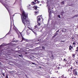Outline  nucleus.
I'll return each mask as SVG.
<instances>
[{
  "mask_svg": "<svg viewBox=\"0 0 78 78\" xmlns=\"http://www.w3.org/2000/svg\"><path fill=\"white\" fill-rule=\"evenodd\" d=\"M20 15L22 22L25 26H26L25 25H30V20L28 19V14L25 13V12L23 11L22 12V14H20Z\"/></svg>",
  "mask_w": 78,
  "mask_h": 78,
  "instance_id": "f257e3e1",
  "label": "nucleus"
},
{
  "mask_svg": "<svg viewBox=\"0 0 78 78\" xmlns=\"http://www.w3.org/2000/svg\"><path fill=\"white\" fill-rule=\"evenodd\" d=\"M41 16H38L37 17V25L38 27H39L40 25H41V23L39 22V21H41Z\"/></svg>",
  "mask_w": 78,
  "mask_h": 78,
  "instance_id": "f03ea898",
  "label": "nucleus"
},
{
  "mask_svg": "<svg viewBox=\"0 0 78 78\" xmlns=\"http://www.w3.org/2000/svg\"><path fill=\"white\" fill-rule=\"evenodd\" d=\"M73 68V67L72 66H71L70 67V68L69 69H66V71H67V72H69L70 74H71V73H72V69Z\"/></svg>",
  "mask_w": 78,
  "mask_h": 78,
  "instance_id": "7ed1b4c3",
  "label": "nucleus"
},
{
  "mask_svg": "<svg viewBox=\"0 0 78 78\" xmlns=\"http://www.w3.org/2000/svg\"><path fill=\"white\" fill-rule=\"evenodd\" d=\"M76 69H75L73 70V73L74 75H77L78 74L77 73V71H76Z\"/></svg>",
  "mask_w": 78,
  "mask_h": 78,
  "instance_id": "20e7f679",
  "label": "nucleus"
},
{
  "mask_svg": "<svg viewBox=\"0 0 78 78\" xmlns=\"http://www.w3.org/2000/svg\"><path fill=\"white\" fill-rule=\"evenodd\" d=\"M26 41V42H28V40L27 39L24 38L23 37H22V40L21 41Z\"/></svg>",
  "mask_w": 78,
  "mask_h": 78,
  "instance_id": "39448f33",
  "label": "nucleus"
},
{
  "mask_svg": "<svg viewBox=\"0 0 78 78\" xmlns=\"http://www.w3.org/2000/svg\"><path fill=\"white\" fill-rule=\"evenodd\" d=\"M37 26H38V25H37H37H36L35 26H34V28L37 30V29H38V27Z\"/></svg>",
  "mask_w": 78,
  "mask_h": 78,
  "instance_id": "423d86ee",
  "label": "nucleus"
},
{
  "mask_svg": "<svg viewBox=\"0 0 78 78\" xmlns=\"http://www.w3.org/2000/svg\"><path fill=\"white\" fill-rule=\"evenodd\" d=\"M73 48V47L72 46V45H70L69 46V50H72V48Z\"/></svg>",
  "mask_w": 78,
  "mask_h": 78,
  "instance_id": "0eeeda50",
  "label": "nucleus"
},
{
  "mask_svg": "<svg viewBox=\"0 0 78 78\" xmlns=\"http://www.w3.org/2000/svg\"><path fill=\"white\" fill-rule=\"evenodd\" d=\"M34 2H36V3H39V1H38V0H34Z\"/></svg>",
  "mask_w": 78,
  "mask_h": 78,
  "instance_id": "6e6552de",
  "label": "nucleus"
},
{
  "mask_svg": "<svg viewBox=\"0 0 78 78\" xmlns=\"http://www.w3.org/2000/svg\"><path fill=\"white\" fill-rule=\"evenodd\" d=\"M32 5H36V4L35 2H32L31 3Z\"/></svg>",
  "mask_w": 78,
  "mask_h": 78,
  "instance_id": "1a4fd4ad",
  "label": "nucleus"
},
{
  "mask_svg": "<svg viewBox=\"0 0 78 78\" xmlns=\"http://www.w3.org/2000/svg\"><path fill=\"white\" fill-rule=\"evenodd\" d=\"M73 58H75V55H76V54H73Z\"/></svg>",
  "mask_w": 78,
  "mask_h": 78,
  "instance_id": "9d476101",
  "label": "nucleus"
},
{
  "mask_svg": "<svg viewBox=\"0 0 78 78\" xmlns=\"http://www.w3.org/2000/svg\"><path fill=\"white\" fill-rule=\"evenodd\" d=\"M34 9H35V10H37V6H35Z\"/></svg>",
  "mask_w": 78,
  "mask_h": 78,
  "instance_id": "9b49d317",
  "label": "nucleus"
},
{
  "mask_svg": "<svg viewBox=\"0 0 78 78\" xmlns=\"http://www.w3.org/2000/svg\"><path fill=\"white\" fill-rule=\"evenodd\" d=\"M18 56H20V57H21V58H22V57H23V55H22V54L18 55Z\"/></svg>",
  "mask_w": 78,
  "mask_h": 78,
  "instance_id": "f8f14e48",
  "label": "nucleus"
},
{
  "mask_svg": "<svg viewBox=\"0 0 78 78\" xmlns=\"http://www.w3.org/2000/svg\"><path fill=\"white\" fill-rule=\"evenodd\" d=\"M78 15H74V16H73V17H78Z\"/></svg>",
  "mask_w": 78,
  "mask_h": 78,
  "instance_id": "ddd939ff",
  "label": "nucleus"
},
{
  "mask_svg": "<svg viewBox=\"0 0 78 78\" xmlns=\"http://www.w3.org/2000/svg\"><path fill=\"white\" fill-rule=\"evenodd\" d=\"M75 37H76L77 38H78V34H75Z\"/></svg>",
  "mask_w": 78,
  "mask_h": 78,
  "instance_id": "4468645a",
  "label": "nucleus"
},
{
  "mask_svg": "<svg viewBox=\"0 0 78 78\" xmlns=\"http://www.w3.org/2000/svg\"><path fill=\"white\" fill-rule=\"evenodd\" d=\"M30 58H31V59H34V57H33V56H31L30 57Z\"/></svg>",
  "mask_w": 78,
  "mask_h": 78,
  "instance_id": "2eb2a0df",
  "label": "nucleus"
},
{
  "mask_svg": "<svg viewBox=\"0 0 78 78\" xmlns=\"http://www.w3.org/2000/svg\"><path fill=\"white\" fill-rule=\"evenodd\" d=\"M61 4V5H64V1H63Z\"/></svg>",
  "mask_w": 78,
  "mask_h": 78,
  "instance_id": "dca6fc26",
  "label": "nucleus"
},
{
  "mask_svg": "<svg viewBox=\"0 0 78 78\" xmlns=\"http://www.w3.org/2000/svg\"><path fill=\"white\" fill-rule=\"evenodd\" d=\"M58 17V18H59L60 19L61 18V16H60V15H58L57 16Z\"/></svg>",
  "mask_w": 78,
  "mask_h": 78,
  "instance_id": "f3484780",
  "label": "nucleus"
},
{
  "mask_svg": "<svg viewBox=\"0 0 78 78\" xmlns=\"http://www.w3.org/2000/svg\"><path fill=\"white\" fill-rule=\"evenodd\" d=\"M16 27L15 26H13V30H16Z\"/></svg>",
  "mask_w": 78,
  "mask_h": 78,
  "instance_id": "a211bd4d",
  "label": "nucleus"
},
{
  "mask_svg": "<svg viewBox=\"0 0 78 78\" xmlns=\"http://www.w3.org/2000/svg\"><path fill=\"white\" fill-rule=\"evenodd\" d=\"M67 60H66V59L65 58H64L63 60V61H65V62H67Z\"/></svg>",
  "mask_w": 78,
  "mask_h": 78,
  "instance_id": "6ab92c4d",
  "label": "nucleus"
},
{
  "mask_svg": "<svg viewBox=\"0 0 78 78\" xmlns=\"http://www.w3.org/2000/svg\"><path fill=\"white\" fill-rule=\"evenodd\" d=\"M49 11H50V8H48V12L49 14H50V11H49Z\"/></svg>",
  "mask_w": 78,
  "mask_h": 78,
  "instance_id": "aec40b11",
  "label": "nucleus"
},
{
  "mask_svg": "<svg viewBox=\"0 0 78 78\" xmlns=\"http://www.w3.org/2000/svg\"><path fill=\"white\" fill-rule=\"evenodd\" d=\"M7 45V44H5V43H3L0 46H2V45Z\"/></svg>",
  "mask_w": 78,
  "mask_h": 78,
  "instance_id": "412c9836",
  "label": "nucleus"
},
{
  "mask_svg": "<svg viewBox=\"0 0 78 78\" xmlns=\"http://www.w3.org/2000/svg\"><path fill=\"white\" fill-rule=\"evenodd\" d=\"M75 63H76V65H78V61H76V62H75Z\"/></svg>",
  "mask_w": 78,
  "mask_h": 78,
  "instance_id": "4be33fe9",
  "label": "nucleus"
},
{
  "mask_svg": "<svg viewBox=\"0 0 78 78\" xmlns=\"http://www.w3.org/2000/svg\"><path fill=\"white\" fill-rule=\"evenodd\" d=\"M20 6H22V2H20Z\"/></svg>",
  "mask_w": 78,
  "mask_h": 78,
  "instance_id": "5701e85b",
  "label": "nucleus"
},
{
  "mask_svg": "<svg viewBox=\"0 0 78 78\" xmlns=\"http://www.w3.org/2000/svg\"><path fill=\"white\" fill-rule=\"evenodd\" d=\"M2 75H3V76H4V77H5V73H2Z\"/></svg>",
  "mask_w": 78,
  "mask_h": 78,
  "instance_id": "b1692460",
  "label": "nucleus"
},
{
  "mask_svg": "<svg viewBox=\"0 0 78 78\" xmlns=\"http://www.w3.org/2000/svg\"><path fill=\"white\" fill-rule=\"evenodd\" d=\"M63 14H64V12H61V16H63Z\"/></svg>",
  "mask_w": 78,
  "mask_h": 78,
  "instance_id": "393cba45",
  "label": "nucleus"
},
{
  "mask_svg": "<svg viewBox=\"0 0 78 78\" xmlns=\"http://www.w3.org/2000/svg\"><path fill=\"white\" fill-rule=\"evenodd\" d=\"M42 48H43L42 49L43 50H45V47H42Z\"/></svg>",
  "mask_w": 78,
  "mask_h": 78,
  "instance_id": "a878e982",
  "label": "nucleus"
},
{
  "mask_svg": "<svg viewBox=\"0 0 78 78\" xmlns=\"http://www.w3.org/2000/svg\"><path fill=\"white\" fill-rule=\"evenodd\" d=\"M76 49H77L76 50V51H78V47H77L76 48Z\"/></svg>",
  "mask_w": 78,
  "mask_h": 78,
  "instance_id": "bb28decb",
  "label": "nucleus"
},
{
  "mask_svg": "<svg viewBox=\"0 0 78 78\" xmlns=\"http://www.w3.org/2000/svg\"><path fill=\"white\" fill-rule=\"evenodd\" d=\"M51 59H54V58L53 57V55H52Z\"/></svg>",
  "mask_w": 78,
  "mask_h": 78,
  "instance_id": "cd10ccee",
  "label": "nucleus"
},
{
  "mask_svg": "<svg viewBox=\"0 0 78 78\" xmlns=\"http://www.w3.org/2000/svg\"><path fill=\"white\" fill-rule=\"evenodd\" d=\"M38 13H39V12H38V11H37V12L36 11V12H35V14H37Z\"/></svg>",
  "mask_w": 78,
  "mask_h": 78,
  "instance_id": "c85d7f7f",
  "label": "nucleus"
},
{
  "mask_svg": "<svg viewBox=\"0 0 78 78\" xmlns=\"http://www.w3.org/2000/svg\"><path fill=\"white\" fill-rule=\"evenodd\" d=\"M32 64H33L34 65H36V64H35V63L32 62Z\"/></svg>",
  "mask_w": 78,
  "mask_h": 78,
  "instance_id": "c756f323",
  "label": "nucleus"
},
{
  "mask_svg": "<svg viewBox=\"0 0 78 78\" xmlns=\"http://www.w3.org/2000/svg\"><path fill=\"white\" fill-rule=\"evenodd\" d=\"M58 33H56V34L54 35V36H56L58 34Z\"/></svg>",
  "mask_w": 78,
  "mask_h": 78,
  "instance_id": "7c9ffc66",
  "label": "nucleus"
},
{
  "mask_svg": "<svg viewBox=\"0 0 78 78\" xmlns=\"http://www.w3.org/2000/svg\"><path fill=\"white\" fill-rule=\"evenodd\" d=\"M73 45H75V41H73Z\"/></svg>",
  "mask_w": 78,
  "mask_h": 78,
  "instance_id": "2f4dec72",
  "label": "nucleus"
},
{
  "mask_svg": "<svg viewBox=\"0 0 78 78\" xmlns=\"http://www.w3.org/2000/svg\"><path fill=\"white\" fill-rule=\"evenodd\" d=\"M2 63L0 62V66H2Z\"/></svg>",
  "mask_w": 78,
  "mask_h": 78,
  "instance_id": "473e14b6",
  "label": "nucleus"
},
{
  "mask_svg": "<svg viewBox=\"0 0 78 78\" xmlns=\"http://www.w3.org/2000/svg\"><path fill=\"white\" fill-rule=\"evenodd\" d=\"M60 29H59V30H58L57 31H56V32L57 33H58V32H59V30H60Z\"/></svg>",
  "mask_w": 78,
  "mask_h": 78,
  "instance_id": "72a5a7b5",
  "label": "nucleus"
},
{
  "mask_svg": "<svg viewBox=\"0 0 78 78\" xmlns=\"http://www.w3.org/2000/svg\"><path fill=\"white\" fill-rule=\"evenodd\" d=\"M20 34H21L22 37H23V35H22V33H20Z\"/></svg>",
  "mask_w": 78,
  "mask_h": 78,
  "instance_id": "f704fd0d",
  "label": "nucleus"
},
{
  "mask_svg": "<svg viewBox=\"0 0 78 78\" xmlns=\"http://www.w3.org/2000/svg\"><path fill=\"white\" fill-rule=\"evenodd\" d=\"M38 41H41V39H40V40H38Z\"/></svg>",
  "mask_w": 78,
  "mask_h": 78,
  "instance_id": "c9c22d12",
  "label": "nucleus"
},
{
  "mask_svg": "<svg viewBox=\"0 0 78 78\" xmlns=\"http://www.w3.org/2000/svg\"><path fill=\"white\" fill-rule=\"evenodd\" d=\"M12 72H12V71H10V73H12Z\"/></svg>",
  "mask_w": 78,
  "mask_h": 78,
  "instance_id": "e433bc0d",
  "label": "nucleus"
},
{
  "mask_svg": "<svg viewBox=\"0 0 78 78\" xmlns=\"http://www.w3.org/2000/svg\"><path fill=\"white\" fill-rule=\"evenodd\" d=\"M11 25H12L11 23L10 28H11Z\"/></svg>",
  "mask_w": 78,
  "mask_h": 78,
  "instance_id": "4c0bfd02",
  "label": "nucleus"
},
{
  "mask_svg": "<svg viewBox=\"0 0 78 78\" xmlns=\"http://www.w3.org/2000/svg\"><path fill=\"white\" fill-rule=\"evenodd\" d=\"M3 5L5 6H6L5 5V4H3Z\"/></svg>",
  "mask_w": 78,
  "mask_h": 78,
  "instance_id": "58836bf2",
  "label": "nucleus"
},
{
  "mask_svg": "<svg viewBox=\"0 0 78 78\" xmlns=\"http://www.w3.org/2000/svg\"><path fill=\"white\" fill-rule=\"evenodd\" d=\"M61 42H65V41H61Z\"/></svg>",
  "mask_w": 78,
  "mask_h": 78,
  "instance_id": "ea45409f",
  "label": "nucleus"
},
{
  "mask_svg": "<svg viewBox=\"0 0 78 78\" xmlns=\"http://www.w3.org/2000/svg\"><path fill=\"white\" fill-rule=\"evenodd\" d=\"M39 68H40V69H41V67L40 66L39 67Z\"/></svg>",
  "mask_w": 78,
  "mask_h": 78,
  "instance_id": "a19ab883",
  "label": "nucleus"
},
{
  "mask_svg": "<svg viewBox=\"0 0 78 78\" xmlns=\"http://www.w3.org/2000/svg\"><path fill=\"white\" fill-rule=\"evenodd\" d=\"M20 2H22V0H20Z\"/></svg>",
  "mask_w": 78,
  "mask_h": 78,
  "instance_id": "79ce46f5",
  "label": "nucleus"
},
{
  "mask_svg": "<svg viewBox=\"0 0 78 78\" xmlns=\"http://www.w3.org/2000/svg\"><path fill=\"white\" fill-rule=\"evenodd\" d=\"M25 54H27V52H25Z\"/></svg>",
  "mask_w": 78,
  "mask_h": 78,
  "instance_id": "37998d69",
  "label": "nucleus"
},
{
  "mask_svg": "<svg viewBox=\"0 0 78 78\" xmlns=\"http://www.w3.org/2000/svg\"><path fill=\"white\" fill-rule=\"evenodd\" d=\"M5 7L6 8V9H7V7H6V6H5Z\"/></svg>",
  "mask_w": 78,
  "mask_h": 78,
  "instance_id": "c03bdc74",
  "label": "nucleus"
},
{
  "mask_svg": "<svg viewBox=\"0 0 78 78\" xmlns=\"http://www.w3.org/2000/svg\"><path fill=\"white\" fill-rule=\"evenodd\" d=\"M40 5V6H41V5H42L41 4V5Z\"/></svg>",
  "mask_w": 78,
  "mask_h": 78,
  "instance_id": "a18cd8bd",
  "label": "nucleus"
},
{
  "mask_svg": "<svg viewBox=\"0 0 78 78\" xmlns=\"http://www.w3.org/2000/svg\"><path fill=\"white\" fill-rule=\"evenodd\" d=\"M32 31H33V32H34V31H33V30H32Z\"/></svg>",
  "mask_w": 78,
  "mask_h": 78,
  "instance_id": "49530a36",
  "label": "nucleus"
},
{
  "mask_svg": "<svg viewBox=\"0 0 78 78\" xmlns=\"http://www.w3.org/2000/svg\"><path fill=\"white\" fill-rule=\"evenodd\" d=\"M52 9H53V7H52Z\"/></svg>",
  "mask_w": 78,
  "mask_h": 78,
  "instance_id": "de8ad7c7",
  "label": "nucleus"
},
{
  "mask_svg": "<svg viewBox=\"0 0 78 78\" xmlns=\"http://www.w3.org/2000/svg\"><path fill=\"white\" fill-rule=\"evenodd\" d=\"M9 32H10V31H9Z\"/></svg>",
  "mask_w": 78,
  "mask_h": 78,
  "instance_id": "09e8293b",
  "label": "nucleus"
}]
</instances>
